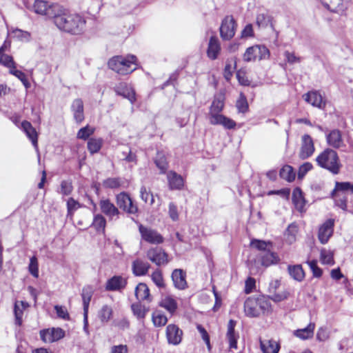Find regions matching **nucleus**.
<instances>
[{
	"label": "nucleus",
	"instance_id": "obj_55",
	"mask_svg": "<svg viewBox=\"0 0 353 353\" xmlns=\"http://www.w3.org/2000/svg\"><path fill=\"white\" fill-rule=\"evenodd\" d=\"M121 181L120 178H108L103 182V185L105 188L114 189L120 187Z\"/></svg>",
	"mask_w": 353,
	"mask_h": 353
},
{
	"label": "nucleus",
	"instance_id": "obj_63",
	"mask_svg": "<svg viewBox=\"0 0 353 353\" xmlns=\"http://www.w3.org/2000/svg\"><path fill=\"white\" fill-rule=\"evenodd\" d=\"M312 168H313V165L311 163H310V162L304 163L299 167V172H298V177L299 179L303 178L307 174V172H309L310 170H311L312 169Z\"/></svg>",
	"mask_w": 353,
	"mask_h": 353
},
{
	"label": "nucleus",
	"instance_id": "obj_38",
	"mask_svg": "<svg viewBox=\"0 0 353 353\" xmlns=\"http://www.w3.org/2000/svg\"><path fill=\"white\" fill-rule=\"evenodd\" d=\"M161 306L167 310L170 314H173L177 309V303L172 297L168 296L162 299Z\"/></svg>",
	"mask_w": 353,
	"mask_h": 353
},
{
	"label": "nucleus",
	"instance_id": "obj_49",
	"mask_svg": "<svg viewBox=\"0 0 353 353\" xmlns=\"http://www.w3.org/2000/svg\"><path fill=\"white\" fill-rule=\"evenodd\" d=\"M347 191L353 193L352 183L350 182H336L335 188L333 190L332 194H334L335 192H341L344 193Z\"/></svg>",
	"mask_w": 353,
	"mask_h": 353
},
{
	"label": "nucleus",
	"instance_id": "obj_27",
	"mask_svg": "<svg viewBox=\"0 0 353 353\" xmlns=\"http://www.w3.org/2000/svg\"><path fill=\"white\" fill-rule=\"evenodd\" d=\"M21 128L27 137L31 141L36 150L38 151V134L35 128H33L32 124L27 121H24L21 123Z\"/></svg>",
	"mask_w": 353,
	"mask_h": 353
},
{
	"label": "nucleus",
	"instance_id": "obj_2",
	"mask_svg": "<svg viewBox=\"0 0 353 353\" xmlns=\"http://www.w3.org/2000/svg\"><path fill=\"white\" fill-rule=\"evenodd\" d=\"M271 310L269 299L263 295L249 297L244 303V311L249 317H257L261 313H268Z\"/></svg>",
	"mask_w": 353,
	"mask_h": 353
},
{
	"label": "nucleus",
	"instance_id": "obj_21",
	"mask_svg": "<svg viewBox=\"0 0 353 353\" xmlns=\"http://www.w3.org/2000/svg\"><path fill=\"white\" fill-rule=\"evenodd\" d=\"M304 100L314 107L320 109L323 108L325 103L323 101V97L318 91H310L303 95Z\"/></svg>",
	"mask_w": 353,
	"mask_h": 353
},
{
	"label": "nucleus",
	"instance_id": "obj_62",
	"mask_svg": "<svg viewBox=\"0 0 353 353\" xmlns=\"http://www.w3.org/2000/svg\"><path fill=\"white\" fill-rule=\"evenodd\" d=\"M168 214L170 218L173 221H176L179 219V213L177 206L172 202L169 203Z\"/></svg>",
	"mask_w": 353,
	"mask_h": 353
},
{
	"label": "nucleus",
	"instance_id": "obj_40",
	"mask_svg": "<svg viewBox=\"0 0 353 353\" xmlns=\"http://www.w3.org/2000/svg\"><path fill=\"white\" fill-rule=\"evenodd\" d=\"M280 176L289 182H291L295 179V173L293 168L290 165H284L280 170Z\"/></svg>",
	"mask_w": 353,
	"mask_h": 353
},
{
	"label": "nucleus",
	"instance_id": "obj_13",
	"mask_svg": "<svg viewBox=\"0 0 353 353\" xmlns=\"http://www.w3.org/2000/svg\"><path fill=\"white\" fill-rule=\"evenodd\" d=\"M325 137L327 145L332 148L340 149L345 147V144L344 143V141L342 137V133L339 130H332L326 134Z\"/></svg>",
	"mask_w": 353,
	"mask_h": 353
},
{
	"label": "nucleus",
	"instance_id": "obj_28",
	"mask_svg": "<svg viewBox=\"0 0 353 353\" xmlns=\"http://www.w3.org/2000/svg\"><path fill=\"white\" fill-rule=\"evenodd\" d=\"M260 347L263 353H278L280 345L275 340H260Z\"/></svg>",
	"mask_w": 353,
	"mask_h": 353
},
{
	"label": "nucleus",
	"instance_id": "obj_24",
	"mask_svg": "<svg viewBox=\"0 0 353 353\" xmlns=\"http://www.w3.org/2000/svg\"><path fill=\"white\" fill-rule=\"evenodd\" d=\"M236 322L230 319L228 324V331L226 337L229 343L230 349H237V339H239V334L235 332L234 327Z\"/></svg>",
	"mask_w": 353,
	"mask_h": 353
},
{
	"label": "nucleus",
	"instance_id": "obj_35",
	"mask_svg": "<svg viewBox=\"0 0 353 353\" xmlns=\"http://www.w3.org/2000/svg\"><path fill=\"white\" fill-rule=\"evenodd\" d=\"M224 107L223 98L222 97H215L210 108L209 117L212 115L220 114Z\"/></svg>",
	"mask_w": 353,
	"mask_h": 353
},
{
	"label": "nucleus",
	"instance_id": "obj_61",
	"mask_svg": "<svg viewBox=\"0 0 353 353\" xmlns=\"http://www.w3.org/2000/svg\"><path fill=\"white\" fill-rule=\"evenodd\" d=\"M54 310L57 312V316L63 320H69L70 315L66 308L63 306L55 305Z\"/></svg>",
	"mask_w": 353,
	"mask_h": 353
},
{
	"label": "nucleus",
	"instance_id": "obj_59",
	"mask_svg": "<svg viewBox=\"0 0 353 353\" xmlns=\"http://www.w3.org/2000/svg\"><path fill=\"white\" fill-rule=\"evenodd\" d=\"M307 263L309 265L310 270H312L313 276L314 277L319 278L322 276L323 271L317 265V261L316 260L307 261Z\"/></svg>",
	"mask_w": 353,
	"mask_h": 353
},
{
	"label": "nucleus",
	"instance_id": "obj_58",
	"mask_svg": "<svg viewBox=\"0 0 353 353\" xmlns=\"http://www.w3.org/2000/svg\"><path fill=\"white\" fill-rule=\"evenodd\" d=\"M23 310L20 307L19 303L18 301H16L14 306V313L15 317V323L17 325H21L22 324V317L23 315Z\"/></svg>",
	"mask_w": 353,
	"mask_h": 353
},
{
	"label": "nucleus",
	"instance_id": "obj_51",
	"mask_svg": "<svg viewBox=\"0 0 353 353\" xmlns=\"http://www.w3.org/2000/svg\"><path fill=\"white\" fill-rule=\"evenodd\" d=\"M321 261L323 264L333 265L334 263V261L332 252L325 249L321 250Z\"/></svg>",
	"mask_w": 353,
	"mask_h": 353
},
{
	"label": "nucleus",
	"instance_id": "obj_3",
	"mask_svg": "<svg viewBox=\"0 0 353 353\" xmlns=\"http://www.w3.org/2000/svg\"><path fill=\"white\" fill-rule=\"evenodd\" d=\"M317 165L331 172L338 174L340 172L342 164L341 163L337 152L332 148H326L316 158Z\"/></svg>",
	"mask_w": 353,
	"mask_h": 353
},
{
	"label": "nucleus",
	"instance_id": "obj_42",
	"mask_svg": "<svg viewBox=\"0 0 353 353\" xmlns=\"http://www.w3.org/2000/svg\"><path fill=\"white\" fill-rule=\"evenodd\" d=\"M73 191V185L70 179L63 180L60 183V187L57 192L63 195L68 196L71 194Z\"/></svg>",
	"mask_w": 353,
	"mask_h": 353
},
{
	"label": "nucleus",
	"instance_id": "obj_48",
	"mask_svg": "<svg viewBox=\"0 0 353 353\" xmlns=\"http://www.w3.org/2000/svg\"><path fill=\"white\" fill-rule=\"evenodd\" d=\"M95 128L90 127L89 125L81 128L77 132V137L79 139L86 140L88 137L94 134Z\"/></svg>",
	"mask_w": 353,
	"mask_h": 353
},
{
	"label": "nucleus",
	"instance_id": "obj_29",
	"mask_svg": "<svg viewBox=\"0 0 353 353\" xmlns=\"http://www.w3.org/2000/svg\"><path fill=\"white\" fill-rule=\"evenodd\" d=\"M93 289L91 286L87 285L82 289L81 297L83 301V313L85 314V321H87V315L88 314V307L92 296L93 295Z\"/></svg>",
	"mask_w": 353,
	"mask_h": 353
},
{
	"label": "nucleus",
	"instance_id": "obj_50",
	"mask_svg": "<svg viewBox=\"0 0 353 353\" xmlns=\"http://www.w3.org/2000/svg\"><path fill=\"white\" fill-rule=\"evenodd\" d=\"M14 37L21 41L28 42L30 40L31 34L28 31H24L21 29L16 28L12 31Z\"/></svg>",
	"mask_w": 353,
	"mask_h": 353
},
{
	"label": "nucleus",
	"instance_id": "obj_39",
	"mask_svg": "<svg viewBox=\"0 0 353 353\" xmlns=\"http://www.w3.org/2000/svg\"><path fill=\"white\" fill-rule=\"evenodd\" d=\"M298 231L299 228L296 223H292L288 225L285 232L288 243H292L295 241Z\"/></svg>",
	"mask_w": 353,
	"mask_h": 353
},
{
	"label": "nucleus",
	"instance_id": "obj_64",
	"mask_svg": "<svg viewBox=\"0 0 353 353\" xmlns=\"http://www.w3.org/2000/svg\"><path fill=\"white\" fill-rule=\"evenodd\" d=\"M284 57L288 63L290 64H294L295 63H300L301 61V58L299 57H296L294 52H290L289 51H285L284 52Z\"/></svg>",
	"mask_w": 353,
	"mask_h": 353
},
{
	"label": "nucleus",
	"instance_id": "obj_47",
	"mask_svg": "<svg viewBox=\"0 0 353 353\" xmlns=\"http://www.w3.org/2000/svg\"><path fill=\"white\" fill-rule=\"evenodd\" d=\"M112 316V309L111 307L103 305L99 312V317L101 322H108Z\"/></svg>",
	"mask_w": 353,
	"mask_h": 353
},
{
	"label": "nucleus",
	"instance_id": "obj_14",
	"mask_svg": "<svg viewBox=\"0 0 353 353\" xmlns=\"http://www.w3.org/2000/svg\"><path fill=\"white\" fill-rule=\"evenodd\" d=\"M167 180L170 190H181L185 185L184 178L173 170L167 172Z\"/></svg>",
	"mask_w": 353,
	"mask_h": 353
},
{
	"label": "nucleus",
	"instance_id": "obj_15",
	"mask_svg": "<svg viewBox=\"0 0 353 353\" xmlns=\"http://www.w3.org/2000/svg\"><path fill=\"white\" fill-rule=\"evenodd\" d=\"M183 331L174 324H169L166 327V338L169 344L179 345L182 340Z\"/></svg>",
	"mask_w": 353,
	"mask_h": 353
},
{
	"label": "nucleus",
	"instance_id": "obj_37",
	"mask_svg": "<svg viewBox=\"0 0 353 353\" xmlns=\"http://www.w3.org/2000/svg\"><path fill=\"white\" fill-rule=\"evenodd\" d=\"M103 143L101 138H90L87 144L88 151L91 154L97 153L101 150Z\"/></svg>",
	"mask_w": 353,
	"mask_h": 353
},
{
	"label": "nucleus",
	"instance_id": "obj_36",
	"mask_svg": "<svg viewBox=\"0 0 353 353\" xmlns=\"http://www.w3.org/2000/svg\"><path fill=\"white\" fill-rule=\"evenodd\" d=\"M154 163L161 170V173H165L168 167V163L165 154L163 152L158 151L154 159Z\"/></svg>",
	"mask_w": 353,
	"mask_h": 353
},
{
	"label": "nucleus",
	"instance_id": "obj_54",
	"mask_svg": "<svg viewBox=\"0 0 353 353\" xmlns=\"http://www.w3.org/2000/svg\"><path fill=\"white\" fill-rule=\"evenodd\" d=\"M140 196L145 203L149 202L150 205L154 203L153 194L148 191L145 186H142L140 189Z\"/></svg>",
	"mask_w": 353,
	"mask_h": 353
},
{
	"label": "nucleus",
	"instance_id": "obj_6",
	"mask_svg": "<svg viewBox=\"0 0 353 353\" xmlns=\"http://www.w3.org/2000/svg\"><path fill=\"white\" fill-rule=\"evenodd\" d=\"M237 23L232 15L223 18L219 28L220 36L223 40L229 41L235 35Z\"/></svg>",
	"mask_w": 353,
	"mask_h": 353
},
{
	"label": "nucleus",
	"instance_id": "obj_26",
	"mask_svg": "<svg viewBox=\"0 0 353 353\" xmlns=\"http://www.w3.org/2000/svg\"><path fill=\"white\" fill-rule=\"evenodd\" d=\"M71 110L77 123H80L84 120L83 102L81 99H76L72 101Z\"/></svg>",
	"mask_w": 353,
	"mask_h": 353
},
{
	"label": "nucleus",
	"instance_id": "obj_1",
	"mask_svg": "<svg viewBox=\"0 0 353 353\" xmlns=\"http://www.w3.org/2000/svg\"><path fill=\"white\" fill-rule=\"evenodd\" d=\"M53 23L60 30L72 34H79L83 32L85 20L78 14H72L62 6L55 10Z\"/></svg>",
	"mask_w": 353,
	"mask_h": 353
},
{
	"label": "nucleus",
	"instance_id": "obj_17",
	"mask_svg": "<svg viewBox=\"0 0 353 353\" xmlns=\"http://www.w3.org/2000/svg\"><path fill=\"white\" fill-rule=\"evenodd\" d=\"M126 285V279L122 276L116 275L107 281L105 290L107 291H121L125 288Z\"/></svg>",
	"mask_w": 353,
	"mask_h": 353
},
{
	"label": "nucleus",
	"instance_id": "obj_19",
	"mask_svg": "<svg viewBox=\"0 0 353 353\" xmlns=\"http://www.w3.org/2000/svg\"><path fill=\"white\" fill-rule=\"evenodd\" d=\"M114 90L118 95L128 99L131 103L135 101V92L130 86L128 85L127 83L121 82L117 85Z\"/></svg>",
	"mask_w": 353,
	"mask_h": 353
},
{
	"label": "nucleus",
	"instance_id": "obj_44",
	"mask_svg": "<svg viewBox=\"0 0 353 353\" xmlns=\"http://www.w3.org/2000/svg\"><path fill=\"white\" fill-rule=\"evenodd\" d=\"M152 319V322L156 327L164 326L168 322L166 316L159 311L153 312Z\"/></svg>",
	"mask_w": 353,
	"mask_h": 353
},
{
	"label": "nucleus",
	"instance_id": "obj_30",
	"mask_svg": "<svg viewBox=\"0 0 353 353\" xmlns=\"http://www.w3.org/2000/svg\"><path fill=\"white\" fill-rule=\"evenodd\" d=\"M136 298L138 301H150V290L147 285L143 283H140L137 285L134 292Z\"/></svg>",
	"mask_w": 353,
	"mask_h": 353
},
{
	"label": "nucleus",
	"instance_id": "obj_53",
	"mask_svg": "<svg viewBox=\"0 0 353 353\" xmlns=\"http://www.w3.org/2000/svg\"><path fill=\"white\" fill-rule=\"evenodd\" d=\"M132 310L133 314L139 319H143L145 318L147 310L142 306L140 303H134L132 305Z\"/></svg>",
	"mask_w": 353,
	"mask_h": 353
},
{
	"label": "nucleus",
	"instance_id": "obj_18",
	"mask_svg": "<svg viewBox=\"0 0 353 353\" xmlns=\"http://www.w3.org/2000/svg\"><path fill=\"white\" fill-rule=\"evenodd\" d=\"M171 278L174 286L178 290H184L188 287L186 273L181 269H175L172 271Z\"/></svg>",
	"mask_w": 353,
	"mask_h": 353
},
{
	"label": "nucleus",
	"instance_id": "obj_16",
	"mask_svg": "<svg viewBox=\"0 0 353 353\" xmlns=\"http://www.w3.org/2000/svg\"><path fill=\"white\" fill-rule=\"evenodd\" d=\"M99 207L101 212L109 219H118L120 214L119 210L109 199H101L99 202Z\"/></svg>",
	"mask_w": 353,
	"mask_h": 353
},
{
	"label": "nucleus",
	"instance_id": "obj_57",
	"mask_svg": "<svg viewBox=\"0 0 353 353\" xmlns=\"http://www.w3.org/2000/svg\"><path fill=\"white\" fill-rule=\"evenodd\" d=\"M236 106L239 112L245 113L248 110V103L246 97L241 94L239 99L237 100Z\"/></svg>",
	"mask_w": 353,
	"mask_h": 353
},
{
	"label": "nucleus",
	"instance_id": "obj_33",
	"mask_svg": "<svg viewBox=\"0 0 353 353\" xmlns=\"http://www.w3.org/2000/svg\"><path fill=\"white\" fill-rule=\"evenodd\" d=\"M279 261V258L277 254L270 252V250L263 252L261 255V263L266 267L276 264Z\"/></svg>",
	"mask_w": 353,
	"mask_h": 353
},
{
	"label": "nucleus",
	"instance_id": "obj_45",
	"mask_svg": "<svg viewBox=\"0 0 353 353\" xmlns=\"http://www.w3.org/2000/svg\"><path fill=\"white\" fill-rule=\"evenodd\" d=\"M0 64L7 68L9 70L17 65L16 62L12 56L0 52Z\"/></svg>",
	"mask_w": 353,
	"mask_h": 353
},
{
	"label": "nucleus",
	"instance_id": "obj_20",
	"mask_svg": "<svg viewBox=\"0 0 353 353\" xmlns=\"http://www.w3.org/2000/svg\"><path fill=\"white\" fill-rule=\"evenodd\" d=\"M209 119L212 125H221L225 129H233L236 126V122L234 121L221 114L212 115L209 117Z\"/></svg>",
	"mask_w": 353,
	"mask_h": 353
},
{
	"label": "nucleus",
	"instance_id": "obj_32",
	"mask_svg": "<svg viewBox=\"0 0 353 353\" xmlns=\"http://www.w3.org/2000/svg\"><path fill=\"white\" fill-rule=\"evenodd\" d=\"M315 324L310 323L306 327L297 330L294 332V335L303 340L310 339L314 335Z\"/></svg>",
	"mask_w": 353,
	"mask_h": 353
},
{
	"label": "nucleus",
	"instance_id": "obj_9",
	"mask_svg": "<svg viewBox=\"0 0 353 353\" xmlns=\"http://www.w3.org/2000/svg\"><path fill=\"white\" fill-rule=\"evenodd\" d=\"M147 258L157 266L165 265L168 263V255L161 248L149 249L146 252Z\"/></svg>",
	"mask_w": 353,
	"mask_h": 353
},
{
	"label": "nucleus",
	"instance_id": "obj_41",
	"mask_svg": "<svg viewBox=\"0 0 353 353\" xmlns=\"http://www.w3.org/2000/svg\"><path fill=\"white\" fill-rule=\"evenodd\" d=\"M272 17L268 14H259L256 16V23L259 28H266L269 25L273 27L272 23Z\"/></svg>",
	"mask_w": 353,
	"mask_h": 353
},
{
	"label": "nucleus",
	"instance_id": "obj_31",
	"mask_svg": "<svg viewBox=\"0 0 353 353\" xmlns=\"http://www.w3.org/2000/svg\"><path fill=\"white\" fill-rule=\"evenodd\" d=\"M292 199L296 209L299 211H302L305 206V201L301 188H296L294 189Z\"/></svg>",
	"mask_w": 353,
	"mask_h": 353
},
{
	"label": "nucleus",
	"instance_id": "obj_11",
	"mask_svg": "<svg viewBox=\"0 0 353 353\" xmlns=\"http://www.w3.org/2000/svg\"><path fill=\"white\" fill-rule=\"evenodd\" d=\"M334 219H327L319 228L318 238L322 244L327 243L329 239L332 236L334 232Z\"/></svg>",
	"mask_w": 353,
	"mask_h": 353
},
{
	"label": "nucleus",
	"instance_id": "obj_46",
	"mask_svg": "<svg viewBox=\"0 0 353 353\" xmlns=\"http://www.w3.org/2000/svg\"><path fill=\"white\" fill-rule=\"evenodd\" d=\"M106 225L105 219L101 214H97L94 216L92 225L98 232L104 231Z\"/></svg>",
	"mask_w": 353,
	"mask_h": 353
},
{
	"label": "nucleus",
	"instance_id": "obj_4",
	"mask_svg": "<svg viewBox=\"0 0 353 353\" xmlns=\"http://www.w3.org/2000/svg\"><path fill=\"white\" fill-rule=\"evenodd\" d=\"M136 61L137 57L134 55L114 56L108 61V65L109 68L115 72L125 75L136 69Z\"/></svg>",
	"mask_w": 353,
	"mask_h": 353
},
{
	"label": "nucleus",
	"instance_id": "obj_60",
	"mask_svg": "<svg viewBox=\"0 0 353 353\" xmlns=\"http://www.w3.org/2000/svg\"><path fill=\"white\" fill-rule=\"evenodd\" d=\"M40 337L41 339L44 343H52L53 336L51 329H45L40 331Z\"/></svg>",
	"mask_w": 353,
	"mask_h": 353
},
{
	"label": "nucleus",
	"instance_id": "obj_5",
	"mask_svg": "<svg viewBox=\"0 0 353 353\" xmlns=\"http://www.w3.org/2000/svg\"><path fill=\"white\" fill-rule=\"evenodd\" d=\"M270 56L269 50L265 46L254 45L246 49L243 55V59L245 62L254 61L268 59Z\"/></svg>",
	"mask_w": 353,
	"mask_h": 353
},
{
	"label": "nucleus",
	"instance_id": "obj_10",
	"mask_svg": "<svg viewBox=\"0 0 353 353\" xmlns=\"http://www.w3.org/2000/svg\"><path fill=\"white\" fill-rule=\"evenodd\" d=\"M139 230L141 238L151 244H161L163 242V237L157 231L140 224Z\"/></svg>",
	"mask_w": 353,
	"mask_h": 353
},
{
	"label": "nucleus",
	"instance_id": "obj_43",
	"mask_svg": "<svg viewBox=\"0 0 353 353\" xmlns=\"http://www.w3.org/2000/svg\"><path fill=\"white\" fill-rule=\"evenodd\" d=\"M151 279L153 283L159 288H164L165 287V284L164 282L163 276L162 271L157 268L151 274Z\"/></svg>",
	"mask_w": 353,
	"mask_h": 353
},
{
	"label": "nucleus",
	"instance_id": "obj_34",
	"mask_svg": "<svg viewBox=\"0 0 353 353\" xmlns=\"http://www.w3.org/2000/svg\"><path fill=\"white\" fill-rule=\"evenodd\" d=\"M288 270L289 274L293 279L297 281L303 280L305 273L301 265H288Z\"/></svg>",
	"mask_w": 353,
	"mask_h": 353
},
{
	"label": "nucleus",
	"instance_id": "obj_56",
	"mask_svg": "<svg viewBox=\"0 0 353 353\" xmlns=\"http://www.w3.org/2000/svg\"><path fill=\"white\" fill-rule=\"evenodd\" d=\"M28 270H29L30 273L34 277L38 278V276H39V265H38L37 259L36 256H34L30 258Z\"/></svg>",
	"mask_w": 353,
	"mask_h": 353
},
{
	"label": "nucleus",
	"instance_id": "obj_25",
	"mask_svg": "<svg viewBox=\"0 0 353 353\" xmlns=\"http://www.w3.org/2000/svg\"><path fill=\"white\" fill-rule=\"evenodd\" d=\"M322 4L327 10L333 12L344 11L347 6V0H321Z\"/></svg>",
	"mask_w": 353,
	"mask_h": 353
},
{
	"label": "nucleus",
	"instance_id": "obj_7",
	"mask_svg": "<svg viewBox=\"0 0 353 353\" xmlns=\"http://www.w3.org/2000/svg\"><path fill=\"white\" fill-rule=\"evenodd\" d=\"M58 3H50L43 0H35L33 5V10L35 13L46 16L48 19L52 20L55 15L54 10L59 7Z\"/></svg>",
	"mask_w": 353,
	"mask_h": 353
},
{
	"label": "nucleus",
	"instance_id": "obj_12",
	"mask_svg": "<svg viewBox=\"0 0 353 353\" xmlns=\"http://www.w3.org/2000/svg\"><path fill=\"white\" fill-rule=\"evenodd\" d=\"M315 150L314 144L312 137L308 134H304L301 139V147L299 157L301 159H306L311 157Z\"/></svg>",
	"mask_w": 353,
	"mask_h": 353
},
{
	"label": "nucleus",
	"instance_id": "obj_52",
	"mask_svg": "<svg viewBox=\"0 0 353 353\" xmlns=\"http://www.w3.org/2000/svg\"><path fill=\"white\" fill-rule=\"evenodd\" d=\"M79 208H81V204L77 201L74 200L72 197L69 198L67 201V216L72 217L74 212Z\"/></svg>",
	"mask_w": 353,
	"mask_h": 353
},
{
	"label": "nucleus",
	"instance_id": "obj_23",
	"mask_svg": "<svg viewBox=\"0 0 353 353\" xmlns=\"http://www.w3.org/2000/svg\"><path fill=\"white\" fill-rule=\"evenodd\" d=\"M150 264L141 259H135L132 264L133 274L137 276L146 275L150 268Z\"/></svg>",
	"mask_w": 353,
	"mask_h": 353
},
{
	"label": "nucleus",
	"instance_id": "obj_8",
	"mask_svg": "<svg viewBox=\"0 0 353 353\" xmlns=\"http://www.w3.org/2000/svg\"><path fill=\"white\" fill-rule=\"evenodd\" d=\"M117 204L119 208L128 214H134L138 212L137 205L134 203L128 194L121 192L117 195Z\"/></svg>",
	"mask_w": 353,
	"mask_h": 353
},
{
	"label": "nucleus",
	"instance_id": "obj_22",
	"mask_svg": "<svg viewBox=\"0 0 353 353\" xmlns=\"http://www.w3.org/2000/svg\"><path fill=\"white\" fill-rule=\"evenodd\" d=\"M221 43L219 39L216 36H212L208 43L207 55L211 60H215L221 52Z\"/></svg>",
	"mask_w": 353,
	"mask_h": 353
}]
</instances>
